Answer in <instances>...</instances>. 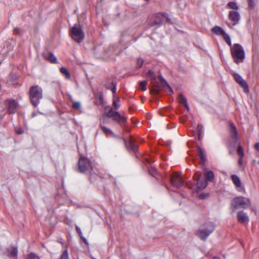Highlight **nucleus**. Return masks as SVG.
Returning a JSON list of instances; mask_svg holds the SVG:
<instances>
[{"label": "nucleus", "instance_id": "nucleus-29", "mask_svg": "<svg viewBox=\"0 0 259 259\" xmlns=\"http://www.w3.org/2000/svg\"><path fill=\"white\" fill-rule=\"evenodd\" d=\"M228 6L229 7V8L235 10H237L238 9V7L237 6L235 2H229L228 4Z\"/></svg>", "mask_w": 259, "mask_h": 259}, {"label": "nucleus", "instance_id": "nucleus-1", "mask_svg": "<svg viewBox=\"0 0 259 259\" xmlns=\"http://www.w3.org/2000/svg\"><path fill=\"white\" fill-rule=\"evenodd\" d=\"M108 118H112L113 120L117 122L120 125H123L126 121L127 117L124 115L120 114L118 112L114 111L113 108L108 106L104 108V113L100 119V125H104L108 123L109 120Z\"/></svg>", "mask_w": 259, "mask_h": 259}, {"label": "nucleus", "instance_id": "nucleus-46", "mask_svg": "<svg viewBox=\"0 0 259 259\" xmlns=\"http://www.w3.org/2000/svg\"><path fill=\"white\" fill-rule=\"evenodd\" d=\"M167 86L168 87V89H169V91L171 92H172V89H171V88L168 84H167Z\"/></svg>", "mask_w": 259, "mask_h": 259}, {"label": "nucleus", "instance_id": "nucleus-42", "mask_svg": "<svg viewBox=\"0 0 259 259\" xmlns=\"http://www.w3.org/2000/svg\"><path fill=\"white\" fill-rule=\"evenodd\" d=\"M255 148L259 151V143H257L254 145Z\"/></svg>", "mask_w": 259, "mask_h": 259}, {"label": "nucleus", "instance_id": "nucleus-24", "mask_svg": "<svg viewBox=\"0 0 259 259\" xmlns=\"http://www.w3.org/2000/svg\"><path fill=\"white\" fill-rule=\"evenodd\" d=\"M60 72L65 76L67 79H69L71 78L70 74L69 71L65 67H62L60 69Z\"/></svg>", "mask_w": 259, "mask_h": 259}, {"label": "nucleus", "instance_id": "nucleus-44", "mask_svg": "<svg viewBox=\"0 0 259 259\" xmlns=\"http://www.w3.org/2000/svg\"><path fill=\"white\" fill-rule=\"evenodd\" d=\"M18 31H19V29H18V28H15V29H14V32H15V33H18Z\"/></svg>", "mask_w": 259, "mask_h": 259}, {"label": "nucleus", "instance_id": "nucleus-28", "mask_svg": "<svg viewBox=\"0 0 259 259\" xmlns=\"http://www.w3.org/2000/svg\"><path fill=\"white\" fill-rule=\"evenodd\" d=\"M59 259H69V254L67 249L63 251Z\"/></svg>", "mask_w": 259, "mask_h": 259}, {"label": "nucleus", "instance_id": "nucleus-12", "mask_svg": "<svg viewBox=\"0 0 259 259\" xmlns=\"http://www.w3.org/2000/svg\"><path fill=\"white\" fill-rule=\"evenodd\" d=\"M194 179L195 181H196V186L198 190H202L207 186V182L206 181L201 178L198 175H195Z\"/></svg>", "mask_w": 259, "mask_h": 259}, {"label": "nucleus", "instance_id": "nucleus-38", "mask_svg": "<svg viewBox=\"0 0 259 259\" xmlns=\"http://www.w3.org/2000/svg\"><path fill=\"white\" fill-rule=\"evenodd\" d=\"M249 7L252 8L254 6L253 0H247Z\"/></svg>", "mask_w": 259, "mask_h": 259}, {"label": "nucleus", "instance_id": "nucleus-26", "mask_svg": "<svg viewBox=\"0 0 259 259\" xmlns=\"http://www.w3.org/2000/svg\"><path fill=\"white\" fill-rule=\"evenodd\" d=\"M147 77H148L151 81V82H155L156 77L153 71L149 70L147 74Z\"/></svg>", "mask_w": 259, "mask_h": 259}, {"label": "nucleus", "instance_id": "nucleus-47", "mask_svg": "<svg viewBox=\"0 0 259 259\" xmlns=\"http://www.w3.org/2000/svg\"><path fill=\"white\" fill-rule=\"evenodd\" d=\"M213 259H220L219 257H217V256H214Z\"/></svg>", "mask_w": 259, "mask_h": 259}, {"label": "nucleus", "instance_id": "nucleus-14", "mask_svg": "<svg viewBox=\"0 0 259 259\" xmlns=\"http://www.w3.org/2000/svg\"><path fill=\"white\" fill-rule=\"evenodd\" d=\"M229 19L233 22V25L237 24L240 19V16L237 11H230L229 14Z\"/></svg>", "mask_w": 259, "mask_h": 259}, {"label": "nucleus", "instance_id": "nucleus-30", "mask_svg": "<svg viewBox=\"0 0 259 259\" xmlns=\"http://www.w3.org/2000/svg\"><path fill=\"white\" fill-rule=\"evenodd\" d=\"M102 131L105 134H113L112 132L108 128L105 127L104 125H100Z\"/></svg>", "mask_w": 259, "mask_h": 259}, {"label": "nucleus", "instance_id": "nucleus-22", "mask_svg": "<svg viewBox=\"0 0 259 259\" xmlns=\"http://www.w3.org/2000/svg\"><path fill=\"white\" fill-rule=\"evenodd\" d=\"M231 179H232V180L233 183L237 187H241V181H240L239 178L237 176H236L235 175H233L231 176Z\"/></svg>", "mask_w": 259, "mask_h": 259}, {"label": "nucleus", "instance_id": "nucleus-27", "mask_svg": "<svg viewBox=\"0 0 259 259\" xmlns=\"http://www.w3.org/2000/svg\"><path fill=\"white\" fill-rule=\"evenodd\" d=\"M223 37L224 39L226 42V43H227L228 45L229 46L231 47L232 46V42H231V38L230 37V36L227 33H225L223 35Z\"/></svg>", "mask_w": 259, "mask_h": 259}, {"label": "nucleus", "instance_id": "nucleus-6", "mask_svg": "<svg viewBox=\"0 0 259 259\" xmlns=\"http://www.w3.org/2000/svg\"><path fill=\"white\" fill-rule=\"evenodd\" d=\"M70 35L71 38L78 43L80 42L84 38V34L81 26L75 24L70 30Z\"/></svg>", "mask_w": 259, "mask_h": 259}, {"label": "nucleus", "instance_id": "nucleus-36", "mask_svg": "<svg viewBox=\"0 0 259 259\" xmlns=\"http://www.w3.org/2000/svg\"><path fill=\"white\" fill-rule=\"evenodd\" d=\"M112 85H113V87L111 88V91L113 93V97H116L117 96H116V86L113 83H112Z\"/></svg>", "mask_w": 259, "mask_h": 259}, {"label": "nucleus", "instance_id": "nucleus-3", "mask_svg": "<svg viewBox=\"0 0 259 259\" xmlns=\"http://www.w3.org/2000/svg\"><path fill=\"white\" fill-rule=\"evenodd\" d=\"M231 53L234 61L237 64L242 62L245 58V52L243 47L239 44H235L231 47Z\"/></svg>", "mask_w": 259, "mask_h": 259}, {"label": "nucleus", "instance_id": "nucleus-18", "mask_svg": "<svg viewBox=\"0 0 259 259\" xmlns=\"http://www.w3.org/2000/svg\"><path fill=\"white\" fill-rule=\"evenodd\" d=\"M211 31L217 35H223L226 32L220 26H215L211 29Z\"/></svg>", "mask_w": 259, "mask_h": 259}, {"label": "nucleus", "instance_id": "nucleus-45", "mask_svg": "<svg viewBox=\"0 0 259 259\" xmlns=\"http://www.w3.org/2000/svg\"><path fill=\"white\" fill-rule=\"evenodd\" d=\"M100 101H101V104H103V100L102 98V97H100Z\"/></svg>", "mask_w": 259, "mask_h": 259}, {"label": "nucleus", "instance_id": "nucleus-35", "mask_svg": "<svg viewBox=\"0 0 259 259\" xmlns=\"http://www.w3.org/2000/svg\"><path fill=\"white\" fill-rule=\"evenodd\" d=\"M80 104L78 102H75L72 104V107L75 109H79L80 108Z\"/></svg>", "mask_w": 259, "mask_h": 259}, {"label": "nucleus", "instance_id": "nucleus-9", "mask_svg": "<svg viewBox=\"0 0 259 259\" xmlns=\"http://www.w3.org/2000/svg\"><path fill=\"white\" fill-rule=\"evenodd\" d=\"M170 182L172 185L177 188H180L184 184L183 178L181 175V172H175L172 175Z\"/></svg>", "mask_w": 259, "mask_h": 259}, {"label": "nucleus", "instance_id": "nucleus-20", "mask_svg": "<svg viewBox=\"0 0 259 259\" xmlns=\"http://www.w3.org/2000/svg\"><path fill=\"white\" fill-rule=\"evenodd\" d=\"M46 59L51 63L56 64L58 63L57 57L53 53H49L46 56Z\"/></svg>", "mask_w": 259, "mask_h": 259}, {"label": "nucleus", "instance_id": "nucleus-40", "mask_svg": "<svg viewBox=\"0 0 259 259\" xmlns=\"http://www.w3.org/2000/svg\"><path fill=\"white\" fill-rule=\"evenodd\" d=\"M202 127H203V126L201 124H198V126H197V128H198V131H199V136H200V133L201 132V130L202 129Z\"/></svg>", "mask_w": 259, "mask_h": 259}, {"label": "nucleus", "instance_id": "nucleus-2", "mask_svg": "<svg viewBox=\"0 0 259 259\" xmlns=\"http://www.w3.org/2000/svg\"><path fill=\"white\" fill-rule=\"evenodd\" d=\"M215 229L214 224L207 221L204 223L197 231L196 235L201 240H205Z\"/></svg>", "mask_w": 259, "mask_h": 259}, {"label": "nucleus", "instance_id": "nucleus-39", "mask_svg": "<svg viewBox=\"0 0 259 259\" xmlns=\"http://www.w3.org/2000/svg\"><path fill=\"white\" fill-rule=\"evenodd\" d=\"M76 230L79 236L82 238V232L80 228L78 226H76Z\"/></svg>", "mask_w": 259, "mask_h": 259}, {"label": "nucleus", "instance_id": "nucleus-21", "mask_svg": "<svg viewBox=\"0 0 259 259\" xmlns=\"http://www.w3.org/2000/svg\"><path fill=\"white\" fill-rule=\"evenodd\" d=\"M178 100L180 104H184L186 108L189 110V106L187 103L186 98L182 94H179Z\"/></svg>", "mask_w": 259, "mask_h": 259}, {"label": "nucleus", "instance_id": "nucleus-32", "mask_svg": "<svg viewBox=\"0 0 259 259\" xmlns=\"http://www.w3.org/2000/svg\"><path fill=\"white\" fill-rule=\"evenodd\" d=\"M146 84L147 82L145 80L141 81L140 82V87L142 91H145L146 90Z\"/></svg>", "mask_w": 259, "mask_h": 259}, {"label": "nucleus", "instance_id": "nucleus-31", "mask_svg": "<svg viewBox=\"0 0 259 259\" xmlns=\"http://www.w3.org/2000/svg\"><path fill=\"white\" fill-rule=\"evenodd\" d=\"M237 153L239 157H243L244 155L243 148L241 145H239L237 149Z\"/></svg>", "mask_w": 259, "mask_h": 259}, {"label": "nucleus", "instance_id": "nucleus-11", "mask_svg": "<svg viewBox=\"0 0 259 259\" xmlns=\"http://www.w3.org/2000/svg\"><path fill=\"white\" fill-rule=\"evenodd\" d=\"M229 133L230 135L231 138L232 139L233 142L235 144L238 141V132L235 124L232 121H230L229 122Z\"/></svg>", "mask_w": 259, "mask_h": 259}, {"label": "nucleus", "instance_id": "nucleus-23", "mask_svg": "<svg viewBox=\"0 0 259 259\" xmlns=\"http://www.w3.org/2000/svg\"><path fill=\"white\" fill-rule=\"evenodd\" d=\"M120 100L118 97H113V106L115 110L118 109L120 107Z\"/></svg>", "mask_w": 259, "mask_h": 259}, {"label": "nucleus", "instance_id": "nucleus-4", "mask_svg": "<svg viewBox=\"0 0 259 259\" xmlns=\"http://www.w3.org/2000/svg\"><path fill=\"white\" fill-rule=\"evenodd\" d=\"M29 96L32 104L36 107L42 98V89L38 85L31 87L29 91Z\"/></svg>", "mask_w": 259, "mask_h": 259}, {"label": "nucleus", "instance_id": "nucleus-43", "mask_svg": "<svg viewBox=\"0 0 259 259\" xmlns=\"http://www.w3.org/2000/svg\"><path fill=\"white\" fill-rule=\"evenodd\" d=\"M16 132L18 134H21L23 133V131L21 129L17 130Z\"/></svg>", "mask_w": 259, "mask_h": 259}, {"label": "nucleus", "instance_id": "nucleus-13", "mask_svg": "<svg viewBox=\"0 0 259 259\" xmlns=\"http://www.w3.org/2000/svg\"><path fill=\"white\" fill-rule=\"evenodd\" d=\"M233 77L235 81L243 88L245 92L248 91V87L246 82L243 79L241 75L237 73H233Z\"/></svg>", "mask_w": 259, "mask_h": 259}, {"label": "nucleus", "instance_id": "nucleus-49", "mask_svg": "<svg viewBox=\"0 0 259 259\" xmlns=\"http://www.w3.org/2000/svg\"><path fill=\"white\" fill-rule=\"evenodd\" d=\"M93 259H96V258H93Z\"/></svg>", "mask_w": 259, "mask_h": 259}, {"label": "nucleus", "instance_id": "nucleus-41", "mask_svg": "<svg viewBox=\"0 0 259 259\" xmlns=\"http://www.w3.org/2000/svg\"><path fill=\"white\" fill-rule=\"evenodd\" d=\"M243 157H239V159L238 160V163L240 165H241L243 163Z\"/></svg>", "mask_w": 259, "mask_h": 259}, {"label": "nucleus", "instance_id": "nucleus-34", "mask_svg": "<svg viewBox=\"0 0 259 259\" xmlns=\"http://www.w3.org/2000/svg\"><path fill=\"white\" fill-rule=\"evenodd\" d=\"M149 173L152 175L154 177H155L156 176V174H157V171H156V169L154 167H151L149 169Z\"/></svg>", "mask_w": 259, "mask_h": 259}, {"label": "nucleus", "instance_id": "nucleus-8", "mask_svg": "<svg viewBox=\"0 0 259 259\" xmlns=\"http://www.w3.org/2000/svg\"><path fill=\"white\" fill-rule=\"evenodd\" d=\"M154 19L153 22L150 23V25L152 26L155 25H160L164 20L169 21V18L168 17V14L166 13H158L154 16Z\"/></svg>", "mask_w": 259, "mask_h": 259}, {"label": "nucleus", "instance_id": "nucleus-17", "mask_svg": "<svg viewBox=\"0 0 259 259\" xmlns=\"http://www.w3.org/2000/svg\"><path fill=\"white\" fill-rule=\"evenodd\" d=\"M198 155L201 159L200 164L201 167H203L205 166V163L206 160V156L203 153V150L200 148H199L198 150Z\"/></svg>", "mask_w": 259, "mask_h": 259}, {"label": "nucleus", "instance_id": "nucleus-19", "mask_svg": "<svg viewBox=\"0 0 259 259\" xmlns=\"http://www.w3.org/2000/svg\"><path fill=\"white\" fill-rule=\"evenodd\" d=\"M8 251L9 252V256L14 257L16 258H17L18 249L16 247L12 246L8 248Z\"/></svg>", "mask_w": 259, "mask_h": 259}, {"label": "nucleus", "instance_id": "nucleus-37", "mask_svg": "<svg viewBox=\"0 0 259 259\" xmlns=\"http://www.w3.org/2000/svg\"><path fill=\"white\" fill-rule=\"evenodd\" d=\"M144 63V60L141 58H139L138 60H137V66L139 67H141L143 64Z\"/></svg>", "mask_w": 259, "mask_h": 259}, {"label": "nucleus", "instance_id": "nucleus-15", "mask_svg": "<svg viewBox=\"0 0 259 259\" xmlns=\"http://www.w3.org/2000/svg\"><path fill=\"white\" fill-rule=\"evenodd\" d=\"M237 220L240 223L242 224H248L249 221L248 216L246 213L243 210L240 211L238 212Z\"/></svg>", "mask_w": 259, "mask_h": 259}, {"label": "nucleus", "instance_id": "nucleus-16", "mask_svg": "<svg viewBox=\"0 0 259 259\" xmlns=\"http://www.w3.org/2000/svg\"><path fill=\"white\" fill-rule=\"evenodd\" d=\"M203 169L204 176L205 178V180L209 182H212L214 180V175L212 171L209 170L206 168L205 166L201 167Z\"/></svg>", "mask_w": 259, "mask_h": 259}, {"label": "nucleus", "instance_id": "nucleus-7", "mask_svg": "<svg viewBox=\"0 0 259 259\" xmlns=\"http://www.w3.org/2000/svg\"><path fill=\"white\" fill-rule=\"evenodd\" d=\"M249 200L243 197H238L235 198L232 202V206L233 210L239 208H246L250 205Z\"/></svg>", "mask_w": 259, "mask_h": 259}, {"label": "nucleus", "instance_id": "nucleus-5", "mask_svg": "<svg viewBox=\"0 0 259 259\" xmlns=\"http://www.w3.org/2000/svg\"><path fill=\"white\" fill-rule=\"evenodd\" d=\"M93 165L91 161L87 158L81 157L78 162V169L81 173H89L92 175Z\"/></svg>", "mask_w": 259, "mask_h": 259}, {"label": "nucleus", "instance_id": "nucleus-25", "mask_svg": "<svg viewBox=\"0 0 259 259\" xmlns=\"http://www.w3.org/2000/svg\"><path fill=\"white\" fill-rule=\"evenodd\" d=\"M127 146L130 150L136 152L138 150V148L136 145L134 144L133 141L131 139L127 143Z\"/></svg>", "mask_w": 259, "mask_h": 259}, {"label": "nucleus", "instance_id": "nucleus-10", "mask_svg": "<svg viewBox=\"0 0 259 259\" xmlns=\"http://www.w3.org/2000/svg\"><path fill=\"white\" fill-rule=\"evenodd\" d=\"M5 106L9 114H14L16 112L18 103L14 99H7L5 101Z\"/></svg>", "mask_w": 259, "mask_h": 259}, {"label": "nucleus", "instance_id": "nucleus-48", "mask_svg": "<svg viewBox=\"0 0 259 259\" xmlns=\"http://www.w3.org/2000/svg\"><path fill=\"white\" fill-rule=\"evenodd\" d=\"M200 198H203V197L202 196V195H200L199 196Z\"/></svg>", "mask_w": 259, "mask_h": 259}, {"label": "nucleus", "instance_id": "nucleus-33", "mask_svg": "<svg viewBox=\"0 0 259 259\" xmlns=\"http://www.w3.org/2000/svg\"><path fill=\"white\" fill-rule=\"evenodd\" d=\"M26 259H39V258L36 254L31 253L28 254Z\"/></svg>", "mask_w": 259, "mask_h": 259}]
</instances>
